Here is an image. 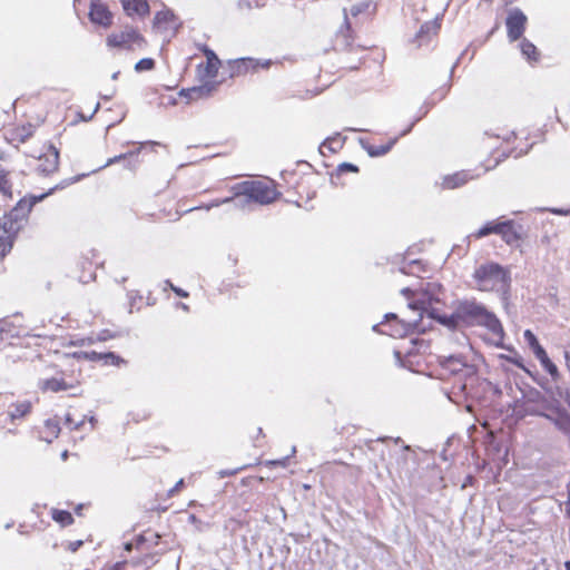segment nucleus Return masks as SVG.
Here are the masks:
<instances>
[{"label": "nucleus", "instance_id": "f257e3e1", "mask_svg": "<svg viewBox=\"0 0 570 570\" xmlns=\"http://www.w3.org/2000/svg\"><path fill=\"white\" fill-rule=\"evenodd\" d=\"M229 191L230 196L214 200L212 204L200 206L199 208L209 210L213 207H218L237 198H243L245 204L266 206L277 202L282 196L276 181L268 177L236 183L229 187Z\"/></svg>", "mask_w": 570, "mask_h": 570}, {"label": "nucleus", "instance_id": "f03ea898", "mask_svg": "<svg viewBox=\"0 0 570 570\" xmlns=\"http://www.w3.org/2000/svg\"><path fill=\"white\" fill-rule=\"evenodd\" d=\"M82 371L73 362L65 365L48 363L43 367V375L37 381L38 392L41 394L68 393L70 396H80Z\"/></svg>", "mask_w": 570, "mask_h": 570}, {"label": "nucleus", "instance_id": "7ed1b4c3", "mask_svg": "<svg viewBox=\"0 0 570 570\" xmlns=\"http://www.w3.org/2000/svg\"><path fill=\"white\" fill-rule=\"evenodd\" d=\"M51 188L47 194L21 198L17 205L0 219V259H2L12 249L16 237L27 223L32 207L41 202L47 195L51 194Z\"/></svg>", "mask_w": 570, "mask_h": 570}, {"label": "nucleus", "instance_id": "20e7f679", "mask_svg": "<svg viewBox=\"0 0 570 570\" xmlns=\"http://www.w3.org/2000/svg\"><path fill=\"white\" fill-rule=\"evenodd\" d=\"M473 277L478 289L482 292H501L505 294L510 289V273L498 263L481 265L475 269Z\"/></svg>", "mask_w": 570, "mask_h": 570}, {"label": "nucleus", "instance_id": "39448f33", "mask_svg": "<svg viewBox=\"0 0 570 570\" xmlns=\"http://www.w3.org/2000/svg\"><path fill=\"white\" fill-rule=\"evenodd\" d=\"M456 312L458 316L464 321H471L476 322L479 324H483L494 334L503 333L502 325L500 321L495 317V315L487 311V308L483 305L474 301L461 302L458 306Z\"/></svg>", "mask_w": 570, "mask_h": 570}, {"label": "nucleus", "instance_id": "423d86ee", "mask_svg": "<svg viewBox=\"0 0 570 570\" xmlns=\"http://www.w3.org/2000/svg\"><path fill=\"white\" fill-rule=\"evenodd\" d=\"M146 38L140 31L131 26H126L118 31L109 33L106 38V46L116 51H135L145 48Z\"/></svg>", "mask_w": 570, "mask_h": 570}, {"label": "nucleus", "instance_id": "0eeeda50", "mask_svg": "<svg viewBox=\"0 0 570 570\" xmlns=\"http://www.w3.org/2000/svg\"><path fill=\"white\" fill-rule=\"evenodd\" d=\"M441 293V285L435 283H428L426 287L412 291L411 288H403L402 294L409 299H412L410 306L414 309H420L434 317L435 304L440 303L439 294Z\"/></svg>", "mask_w": 570, "mask_h": 570}, {"label": "nucleus", "instance_id": "6e6552de", "mask_svg": "<svg viewBox=\"0 0 570 570\" xmlns=\"http://www.w3.org/2000/svg\"><path fill=\"white\" fill-rule=\"evenodd\" d=\"M416 327L415 322H405L400 320L395 314H389L385 316V321L374 326V330L394 338H402L413 334Z\"/></svg>", "mask_w": 570, "mask_h": 570}, {"label": "nucleus", "instance_id": "1a4fd4ad", "mask_svg": "<svg viewBox=\"0 0 570 570\" xmlns=\"http://www.w3.org/2000/svg\"><path fill=\"white\" fill-rule=\"evenodd\" d=\"M31 157L33 158L31 166L39 175L48 176L59 168V151L51 144L43 145L41 153L38 156L31 155Z\"/></svg>", "mask_w": 570, "mask_h": 570}, {"label": "nucleus", "instance_id": "9d476101", "mask_svg": "<svg viewBox=\"0 0 570 570\" xmlns=\"http://www.w3.org/2000/svg\"><path fill=\"white\" fill-rule=\"evenodd\" d=\"M147 538L145 534L138 535L135 541L126 543L125 549L127 551L137 550L141 553V557L128 561V566L132 570H148L155 564V553L150 551V548L146 546Z\"/></svg>", "mask_w": 570, "mask_h": 570}, {"label": "nucleus", "instance_id": "9b49d317", "mask_svg": "<svg viewBox=\"0 0 570 570\" xmlns=\"http://www.w3.org/2000/svg\"><path fill=\"white\" fill-rule=\"evenodd\" d=\"M271 65V60L261 61L254 58H238L228 61V70L230 78H238L255 73L259 69H268Z\"/></svg>", "mask_w": 570, "mask_h": 570}, {"label": "nucleus", "instance_id": "f8f14e48", "mask_svg": "<svg viewBox=\"0 0 570 570\" xmlns=\"http://www.w3.org/2000/svg\"><path fill=\"white\" fill-rule=\"evenodd\" d=\"M523 337L525 342L528 343L529 347L531 348L532 353L537 357V360L540 362L543 370L550 374L552 379H556L559 375V371L557 365L550 360L548 356L546 350L542 347V345L539 343L537 336L531 330H525L523 333Z\"/></svg>", "mask_w": 570, "mask_h": 570}, {"label": "nucleus", "instance_id": "ddd939ff", "mask_svg": "<svg viewBox=\"0 0 570 570\" xmlns=\"http://www.w3.org/2000/svg\"><path fill=\"white\" fill-rule=\"evenodd\" d=\"M528 24V17L519 8H513L508 12L505 19L507 36L511 42L522 38Z\"/></svg>", "mask_w": 570, "mask_h": 570}, {"label": "nucleus", "instance_id": "4468645a", "mask_svg": "<svg viewBox=\"0 0 570 570\" xmlns=\"http://www.w3.org/2000/svg\"><path fill=\"white\" fill-rule=\"evenodd\" d=\"M199 50L206 57V62L197 66V76L200 80L214 79L218 75L220 68V60L217 55L206 45L199 47Z\"/></svg>", "mask_w": 570, "mask_h": 570}, {"label": "nucleus", "instance_id": "2eb2a0df", "mask_svg": "<svg viewBox=\"0 0 570 570\" xmlns=\"http://www.w3.org/2000/svg\"><path fill=\"white\" fill-rule=\"evenodd\" d=\"M35 131L36 126L30 122L16 124L6 130L4 139L9 145L19 148L33 137Z\"/></svg>", "mask_w": 570, "mask_h": 570}, {"label": "nucleus", "instance_id": "dca6fc26", "mask_svg": "<svg viewBox=\"0 0 570 570\" xmlns=\"http://www.w3.org/2000/svg\"><path fill=\"white\" fill-rule=\"evenodd\" d=\"M344 21L335 35V46L340 50H353L355 47V32L352 28L347 10H343Z\"/></svg>", "mask_w": 570, "mask_h": 570}, {"label": "nucleus", "instance_id": "f3484780", "mask_svg": "<svg viewBox=\"0 0 570 570\" xmlns=\"http://www.w3.org/2000/svg\"><path fill=\"white\" fill-rule=\"evenodd\" d=\"M91 257L86 254L81 255L76 261V273L80 283L87 284L96 278L97 262L94 261L95 254L90 253Z\"/></svg>", "mask_w": 570, "mask_h": 570}, {"label": "nucleus", "instance_id": "a211bd4d", "mask_svg": "<svg viewBox=\"0 0 570 570\" xmlns=\"http://www.w3.org/2000/svg\"><path fill=\"white\" fill-rule=\"evenodd\" d=\"M89 18L92 23L109 28L112 24L114 16L105 3L94 1L90 6Z\"/></svg>", "mask_w": 570, "mask_h": 570}, {"label": "nucleus", "instance_id": "6ab92c4d", "mask_svg": "<svg viewBox=\"0 0 570 570\" xmlns=\"http://www.w3.org/2000/svg\"><path fill=\"white\" fill-rule=\"evenodd\" d=\"M504 226L501 233L502 240L509 246H519L524 237L522 226L514 220H504Z\"/></svg>", "mask_w": 570, "mask_h": 570}, {"label": "nucleus", "instance_id": "aec40b11", "mask_svg": "<svg viewBox=\"0 0 570 570\" xmlns=\"http://www.w3.org/2000/svg\"><path fill=\"white\" fill-rule=\"evenodd\" d=\"M217 83H205L203 86L191 87L187 89H181L179 91V96L186 99V102L208 98L212 96L213 91L216 90Z\"/></svg>", "mask_w": 570, "mask_h": 570}, {"label": "nucleus", "instance_id": "412c9836", "mask_svg": "<svg viewBox=\"0 0 570 570\" xmlns=\"http://www.w3.org/2000/svg\"><path fill=\"white\" fill-rule=\"evenodd\" d=\"M124 11L127 16H138L140 18L147 17L150 12V7L147 0H120Z\"/></svg>", "mask_w": 570, "mask_h": 570}, {"label": "nucleus", "instance_id": "4be33fe9", "mask_svg": "<svg viewBox=\"0 0 570 570\" xmlns=\"http://www.w3.org/2000/svg\"><path fill=\"white\" fill-rule=\"evenodd\" d=\"M177 16L173 10L165 8L155 13L153 26L158 30H168L177 23Z\"/></svg>", "mask_w": 570, "mask_h": 570}, {"label": "nucleus", "instance_id": "5701e85b", "mask_svg": "<svg viewBox=\"0 0 570 570\" xmlns=\"http://www.w3.org/2000/svg\"><path fill=\"white\" fill-rule=\"evenodd\" d=\"M33 409L32 402L29 400H22L13 402L8 411V416L10 421L13 423L18 420H23L29 414H31Z\"/></svg>", "mask_w": 570, "mask_h": 570}, {"label": "nucleus", "instance_id": "b1692460", "mask_svg": "<svg viewBox=\"0 0 570 570\" xmlns=\"http://www.w3.org/2000/svg\"><path fill=\"white\" fill-rule=\"evenodd\" d=\"M377 11V4L373 0H362L353 4L347 13L353 18L363 17L372 18Z\"/></svg>", "mask_w": 570, "mask_h": 570}, {"label": "nucleus", "instance_id": "393cba45", "mask_svg": "<svg viewBox=\"0 0 570 570\" xmlns=\"http://www.w3.org/2000/svg\"><path fill=\"white\" fill-rule=\"evenodd\" d=\"M473 177L466 170H460L446 175L442 179V187L445 189H455L468 184Z\"/></svg>", "mask_w": 570, "mask_h": 570}, {"label": "nucleus", "instance_id": "a878e982", "mask_svg": "<svg viewBox=\"0 0 570 570\" xmlns=\"http://www.w3.org/2000/svg\"><path fill=\"white\" fill-rule=\"evenodd\" d=\"M60 421L58 417H50L45 421L39 433L40 438L46 442H52L60 434Z\"/></svg>", "mask_w": 570, "mask_h": 570}, {"label": "nucleus", "instance_id": "bb28decb", "mask_svg": "<svg viewBox=\"0 0 570 570\" xmlns=\"http://www.w3.org/2000/svg\"><path fill=\"white\" fill-rule=\"evenodd\" d=\"M504 226V220H490L487 224H484L481 228L478 230L471 233L469 235V238H473L475 240L481 239L490 234H497L501 235L502 229Z\"/></svg>", "mask_w": 570, "mask_h": 570}, {"label": "nucleus", "instance_id": "cd10ccee", "mask_svg": "<svg viewBox=\"0 0 570 570\" xmlns=\"http://www.w3.org/2000/svg\"><path fill=\"white\" fill-rule=\"evenodd\" d=\"M158 206L161 207L158 213L155 214L158 218L176 219L178 217V212L171 199L160 198L158 199Z\"/></svg>", "mask_w": 570, "mask_h": 570}, {"label": "nucleus", "instance_id": "c85d7f7f", "mask_svg": "<svg viewBox=\"0 0 570 570\" xmlns=\"http://www.w3.org/2000/svg\"><path fill=\"white\" fill-rule=\"evenodd\" d=\"M520 50L529 62H538L540 60V51L535 45L525 38L520 42Z\"/></svg>", "mask_w": 570, "mask_h": 570}, {"label": "nucleus", "instance_id": "c756f323", "mask_svg": "<svg viewBox=\"0 0 570 570\" xmlns=\"http://www.w3.org/2000/svg\"><path fill=\"white\" fill-rule=\"evenodd\" d=\"M395 142H396L395 138H390L384 144H376L375 141H373L366 146V150H367L368 155L372 157L383 156L392 149V147L394 146Z\"/></svg>", "mask_w": 570, "mask_h": 570}, {"label": "nucleus", "instance_id": "7c9ffc66", "mask_svg": "<svg viewBox=\"0 0 570 570\" xmlns=\"http://www.w3.org/2000/svg\"><path fill=\"white\" fill-rule=\"evenodd\" d=\"M50 513L52 520L59 523L61 527H68L73 523V517L67 510L52 509Z\"/></svg>", "mask_w": 570, "mask_h": 570}, {"label": "nucleus", "instance_id": "2f4dec72", "mask_svg": "<svg viewBox=\"0 0 570 570\" xmlns=\"http://www.w3.org/2000/svg\"><path fill=\"white\" fill-rule=\"evenodd\" d=\"M0 191L3 194V196L12 198V184L9 178V174L2 168H0Z\"/></svg>", "mask_w": 570, "mask_h": 570}, {"label": "nucleus", "instance_id": "473e14b6", "mask_svg": "<svg viewBox=\"0 0 570 570\" xmlns=\"http://www.w3.org/2000/svg\"><path fill=\"white\" fill-rule=\"evenodd\" d=\"M292 178L295 179V193L298 195V199L295 202L298 203L299 200H303L304 197H308V193L306 190V181L305 178L302 176H297L296 174H292Z\"/></svg>", "mask_w": 570, "mask_h": 570}, {"label": "nucleus", "instance_id": "72a5a7b5", "mask_svg": "<svg viewBox=\"0 0 570 570\" xmlns=\"http://www.w3.org/2000/svg\"><path fill=\"white\" fill-rule=\"evenodd\" d=\"M13 328H14V326L10 321H8L7 318H1L0 320V341H4L6 338H8L12 334Z\"/></svg>", "mask_w": 570, "mask_h": 570}, {"label": "nucleus", "instance_id": "f704fd0d", "mask_svg": "<svg viewBox=\"0 0 570 570\" xmlns=\"http://www.w3.org/2000/svg\"><path fill=\"white\" fill-rule=\"evenodd\" d=\"M116 337V334L112 333L111 331L109 330H104L101 331L97 338H92V337H88L86 340H82L81 343L85 344V342H87L88 344H92L95 343L96 341H99V342H105V341H108V340H112Z\"/></svg>", "mask_w": 570, "mask_h": 570}, {"label": "nucleus", "instance_id": "c9c22d12", "mask_svg": "<svg viewBox=\"0 0 570 570\" xmlns=\"http://www.w3.org/2000/svg\"><path fill=\"white\" fill-rule=\"evenodd\" d=\"M104 364L120 366L122 364H126V361L122 357H120L119 355H116L112 352H108V353H104Z\"/></svg>", "mask_w": 570, "mask_h": 570}, {"label": "nucleus", "instance_id": "e433bc0d", "mask_svg": "<svg viewBox=\"0 0 570 570\" xmlns=\"http://www.w3.org/2000/svg\"><path fill=\"white\" fill-rule=\"evenodd\" d=\"M155 68V60L151 58H142L135 65V70L138 72L149 71Z\"/></svg>", "mask_w": 570, "mask_h": 570}, {"label": "nucleus", "instance_id": "4c0bfd02", "mask_svg": "<svg viewBox=\"0 0 570 570\" xmlns=\"http://www.w3.org/2000/svg\"><path fill=\"white\" fill-rule=\"evenodd\" d=\"M360 169L356 165L354 164H351V163H342L337 166L336 168V174L337 175H343V174H346V173H358Z\"/></svg>", "mask_w": 570, "mask_h": 570}, {"label": "nucleus", "instance_id": "58836bf2", "mask_svg": "<svg viewBox=\"0 0 570 570\" xmlns=\"http://www.w3.org/2000/svg\"><path fill=\"white\" fill-rule=\"evenodd\" d=\"M65 424L70 430H78L82 424L83 420H75L70 412L66 413Z\"/></svg>", "mask_w": 570, "mask_h": 570}, {"label": "nucleus", "instance_id": "ea45409f", "mask_svg": "<svg viewBox=\"0 0 570 570\" xmlns=\"http://www.w3.org/2000/svg\"><path fill=\"white\" fill-rule=\"evenodd\" d=\"M438 30H439V27H438V26H435L434 23H424V24L421 27V29H420V31H419V33H417V39H422V38H423V36H424L425 33H429L430 31H432V32H433V35H436V33H438Z\"/></svg>", "mask_w": 570, "mask_h": 570}, {"label": "nucleus", "instance_id": "a19ab883", "mask_svg": "<svg viewBox=\"0 0 570 570\" xmlns=\"http://www.w3.org/2000/svg\"><path fill=\"white\" fill-rule=\"evenodd\" d=\"M502 357L504 360H507L509 363L515 365L517 367L524 368L523 360H522V357L518 353H514L513 356H504V355H502Z\"/></svg>", "mask_w": 570, "mask_h": 570}, {"label": "nucleus", "instance_id": "79ce46f5", "mask_svg": "<svg viewBox=\"0 0 570 570\" xmlns=\"http://www.w3.org/2000/svg\"><path fill=\"white\" fill-rule=\"evenodd\" d=\"M138 154H139V150H137V151H129V153H126V154H121V155H119V156H116V157H114V158L109 159L108 164H112V163L119 161V160H121V159H126V158H128V157H136V158H137V157H138Z\"/></svg>", "mask_w": 570, "mask_h": 570}, {"label": "nucleus", "instance_id": "37998d69", "mask_svg": "<svg viewBox=\"0 0 570 570\" xmlns=\"http://www.w3.org/2000/svg\"><path fill=\"white\" fill-rule=\"evenodd\" d=\"M126 567H128V561H119L111 566L104 567L101 570H127Z\"/></svg>", "mask_w": 570, "mask_h": 570}, {"label": "nucleus", "instance_id": "c03bdc74", "mask_svg": "<svg viewBox=\"0 0 570 570\" xmlns=\"http://www.w3.org/2000/svg\"><path fill=\"white\" fill-rule=\"evenodd\" d=\"M170 289L179 297L187 298L189 296V293L185 289L175 286L174 284L169 283Z\"/></svg>", "mask_w": 570, "mask_h": 570}, {"label": "nucleus", "instance_id": "a18cd8bd", "mask_svg": "<svg viewBox=\"0 0 570 570\" xmlns=\"http://www.w3.org/2000/svg\"><path fill=\"white\" fill-rule=\"evenodd\" d=\"M85 356L90 361H104V353L90 352L85 353Z\"/></svg>", "mask_w": 570, "mask_h": 570}, {"label": "nucleus", "instance_id": "49530a36", "mask_svg": "<svg viewBox=\"0 0 570 570\" xmlns=\"http://www.w3.org/2000/svg\"><path fill=\"white\" fill-rule=\"evenodd\" d=\"M184 487V480L180 479L168 492L169 495H174Z\"/></svg>", "mask_w": 570, "mask_h": 570}, {"label": "nucleus", "instance_id": "de8ad7c7", "mask_svg": "<svg viewBox=\"0 0 570 570\" xmlns=\"http://www.w3.org/2000/svg\"><path fill=\"white\" fill-rule=\"evenodd\" d=\"M82 544V541H75L69 543V550L76 552L78 548Z\"/></svg>", "mask_w": 570, "mask_h": 570}, {"label": "nucleus", "instance_id": "09e8293b", "mask_svg": "<svg viewBox=\"0 0 570 570\" xmlns=\"http://www.w3.org/2000/svg\"><path fill=\"white\" fill-rule=\"evenodd\" d=\"M449 362H455L459 363V365H463V363L460 360L450 358Z\"/></svg>", "mask_w": 570, "mask_h": 570}, {"label": "nucleus", "instance_id": "8fccbe9b", "mask_svg": "<svg viewBox=\"0 0 570 570\" xmlns=\"http://www.w3.org/2000/svg\"><path fill=\"white\" fill-rule=\"evenodd\" d=\"M566 570H570V560L564 562Z\"/></svg>", "mask_w": 570, "mask_h": 570}, {"label": "nucleus", "instance_id": "3c124183", "mask_svg": "<svg viewBox=\"0 0 570 570\" xmlns=\"http://www.w3.org/2000/svg\"><path fill=\"white\" fill-rule=\"evenodd\" d=\"M514 1H515V0H504V3H505V4H511V3H513Z\"/></svg>", "mask_w": 570, "mask_h": 570}, {"label": "nucleus", "instance_id": "603ef678", "mask_svg": "<svg viewBox=\"0 0 570 570\" xmlns=\"http://www.w3.org/2000/svg\"><path fill=\"white\" fill-rule=\"evenodd\" d=\"M181 306H183V309H185V311L189 309L188 305H186V304H183Z\"/></svg>", "mask_w": 570, "mask_h": 570}, {"label": "nucleus", "instance_id": "864d4df0", "mask_svg": "<svg viewBox=\"0 0 570 570\" xmlns=\"http://www.w3.org/2000/svg\"><path fill=\"white\" fill-rule=\"evenodd\" d=\"M542 242H547V243H549V237H548V236H544V237L542 238Z\"/></svg>", "mask_w": 570, "mask_h": 570}, {"label": "nucleus", "instance_id": "5fc2aeb1", "mask_svg": "<svg viewBox=\"0 0 570 570\" xmlns=\"http://www.w3.org/2000/svg\"><path fill=\"white\" fill-rule=\"evenodd\" d=\"M155 539H159V535L157 533L151 534Z\"/></svg>", "mask_w": 570, "mask_h": 570}]
</instances>
